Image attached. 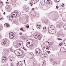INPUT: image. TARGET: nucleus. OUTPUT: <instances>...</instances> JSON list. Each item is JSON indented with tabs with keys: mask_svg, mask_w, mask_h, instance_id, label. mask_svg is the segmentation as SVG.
Returning a JSON list of instances; mask_svg holds the SVG:
<instances>
[{
	"mask_svg": "<svg viewBox=\"0 0 66 66\" xmlns=\"http://www.w3.org/2000/svg\"><path fill=\"white\" fill-rule=\"evenodd\" d=\"M6 8V10L7 12H11L12 10L11 8H10V7L9 6L6 5L5 6Z\"/></svg>",
	"mask_w": 66,
	"mask_h": 66,
	"instance_id": "nucleus-2",
	"label": "nucleus"
},
{
	"mask_svg": "<svg viewBox=\"0 0 66 66\" xmlns=\"http://www.w3.org/2000/svg\"><path fill=\"white\" fill-rule=\"evenodd\" d=\"M24 50H25V51L26 50V51H27V50L26 49H24Z\"/></svg>",
	"mask_w": 66,
	"mask_h": 66,
	"instance_id": "nucleus-42",
	"label": "nucleus"
},
{
	"mask_svg": "<svg viewBox=\"0 0 66 66\" xmlns=\"http://www.w3.org/2000/svg\"><path fill=\"white\" fill-rule=\"evenodd\" d=\"M37 64V62H36V61H34L33 63V65H36Z\"/></svg>",
	"mask_w": 66,
	"mask_h": 66,
	"instance_id": "nucleus-23",
	"label": "nucleus"
},
{
	"mask_svg": "<svg viewBox=\"0 0 66 66\" xmlns=\"http://www.w3.org/2000/svg\"><path fill=\"white\" fill-rule=\"evenodd\" d=\"M50 52L49 51L47 53H50Z\"/></svg>",
	"mask_w": 66,
	"mask_h": 66,
	"instance_id": "nucleus-40",
	"label": "nucleus"
},
{
	"mask_svg": "<svg viewBox=\"0 0 66 66\" xmlns=\"http://www.w3.org/2000/svg\"><path fill=\"white\" fill-rule=\"evenodd\" d=\"M61 25L60 24H57L56 26V27H57V28H60V27H61Z\"/></svg>",
	"mask_w": 66,
	"mask_h": 66,
	"instance_id": "nucleus-20",
	"label": "nucleus"
},
{
	"mask_svg": "<svg viewBox=\"0 0 66 66\" xmlns=\"http://www.w3.org/2000/svg\"><path fill=\"white\" fill-rule=\"evenodd\" d=\"M32 53V54H34L33 53Z\"/></svg>",
	"mask_w": 66,
	"mask_h": 66,
	"instance_id": "nucleus-57",
	"label": "nucleus"
},
{
	"mask_svg": "<svg viewBox=\"0 0 66 66\" xmlns=\"http://www.w3.org/2000/svg\"><path fill=\"white\" fill-rule=\"evenodd\" d=\"M45 65H46V62L44 61L42 65L43 66H45Z\"/></svg>",
	"mask_w": 66,
	"mask_h": 66,
	"instance_id": "nucleus-22",
	"label": "nucleus"
},
{
	"mask_svg": "<svg viewBox=\"0 0 66 66\" xmlns=\"http://www.w3.org/2000/svg\"><path fill=\"white\" fill-rule=\"evenodd\" d=\"M22 34V33L20 32V35H21Z\"/></svg>",
	"mask_w": 66,
	"mask_h": 66,
	"instance_id": "nucleus-35",
	"label": "nucleus"
},
{
	"mask_svg": "<svg viewBox=\"0 0 66 66\" xmlns=\"http://www.w3.org/2000/svg\"><path fill=\"white\" fill-rule=\"evenodd\" d=\"M49 27H50L51 28H54V26L52 25H50L49 26Z\"/></svg>",
	"mask_w": 66,
	"mask_h": 66,
	"instance_id": "nucleus-21",
	"label": "nucleus"
},
{
	"mask_svg": "<svg viewBox=\"0 0 66 66\" xmlns=\"http://www.w3.org/2000/svg\"><path fill=\"white\" fill-rule=\"evenodd\" d=\"M52 64H53V65H57V63H56L54 61L52 63Z\"/></svg>",
	"mask_w": 66,
	"mask_h": 66,
	"instance_id": "nucleus-18",
	"label": "nucleus"
},
{
	"mask_svg": "<svg viewBox=\"0 0 66 66\" xmlns=\"http://www.w3.org/2000/svg\"><path fill=\"white\" fill-rule=\"evenodd\" d=\"M12 1H14V0H12Z\"/></svg>",
	"mask_w": 66,
	"mask_h": 66,
	"instance_id": "nucleus-50",
	"label": "nucleus"
},
{
	"mask_svg": "<svg viewBox=\"0 0 66 66\" xmlns=\"http://www.w3.org/2000/svg\"><path fill=\"white\" fill-rule=\"evenodd\" d=\"M9 20H13V17L14 16L12 15H10L9 16Z\"/></svg>",
	"mask_w": 66,
	"mask_h": 66,
	"instance_id": "nucleus-10",
	"label": "nucleus"
},
{
	"mask_svg": "<svg viewBox=\"0 0 66 66\" xmlns=\"http://www.w3.org/2000/svg\"><path fill=\"white\" fill-rule=\"evenodd\" d=\"M48 46H45L44 47L43 49V50L44 52H48Z\"/></svg>",
	"mask_w": 66,
	"mask_h": 66,
	"instance_id": "nucleus-3",
	"label": "nucleus"
},
{
	"mask_svg": "<svg viewBox=\"0 0 66 66\" xmlns=\"http://www.w3.org/2000/svg\"><path fill=\"white\" fill-rule=\"evenodd\" d=\"M14 23H15V24H16V22H14Z\"/></svg>",
	"mask_w": 66,
	"mask_h": 66,
	"instance_id": "nucleus-39",
	"label": "nucleus"
},
{
	"mask_svg": "<svg viewBox=\"0 0 66 66\" xmlns=\"http://www.w3.org/2000/svg\"><path fill=\"white\" fill-rule=\"evenodd\" d=\"M20 30H21L23 32H24V30L23 29V28H21L20 29Z\"/></svg>",
	"mask_w": 66,
	"mask_h": 66,
	"instance_id": "nucleus-24",
	"label": "nucleus"
},
{
	"mask_svg": "<svg viewBox=\"0 0 66 66\" xmlns=\"http://www.w3.org/2000/svg\"><path fill=\"white\" fill-rule=\"evenodd\" d=\"M32 11H34V8H32Z\"/></svg>",
	"mask_w": 66,
	"mask_h": 66,
	"instance_id": "nucleus-47",
	"label": "nucleus"
},
{
	"mask_svg": "<svg viewBox=\"0 0 66 66\" xmlns=\"http://www.w3.org/2000/svg\"><path fill=\"white\" fill-rule=\"evenodd\" d=\"M40 35V34H37V35H36V36H35V37H37V38H38V37H39L40 36V35Z\"/></svg>",
	"mask_w": 66,
	"mask_h": 66,
	"instance_id": "nucleus-17",
	"label": "nucleus"
},
{
	"mask_svg": "<svg viewBox=\"0 0 66 66\" xmlns=\"http://www.w3.org/2000/svg\"><path fill=\"white\" fill-rule=\"evenodd\" d=\"M30 4H32V3H30Z\"/></svg>",
	"mask_w": 66,
	"mask_h": 66,
	"instance_id": "nucleus-54",
	"label": "nucleus"
},
{
	"mask_svg": "<svg viewBox=\"0 0 66 66\" xmlns=\"http://www.w3.org/2000/svg\"><path fill=\"white\" fill-rule=\"evenodd\" d=\"M44 56H45V55H44Z\"/></svg>",
	"mask_w": 66,
	"mask_h": 66,
	"instance_id": "nucleus-63",
	"label": "nucleus"
},
{
	"mask_svg": "<svg viewBox=\"0 0 66 66\" xmlns=\"http://www.w3.org/2000/svg\"><path fill=\"white\" fill-rule=\"evenodd\" d=\"M45 29V28H43V30H42V32H43V33H44V32H45V31H44V29Z\"/></svg>",
	"mask_w": 66,
	"mask_h": 66,
	"instance_id": "nucleus-27",
	"label": "nucleus"
},
{
	"mask_svg": "<svg viewBox=\"0 0 66 66\" xmlns=\"http://www.w3.org/2000/svg\"><path fill=\"white\" fill-rule=\"evenodd\" d=\"M11 64L12 66H14V64L12 63H11Z\"/></svg>",
	"mask_w": 66,
	"mask_h": 66,
	"instance_id": "nucleus-34",
	"label": "nucleus"
},
{
	"mask_svg": "<svg viewBox=\"0 0 66 66\" xmlns=\"http://www.w3.org/2000/svg\"><path fill=\"white\" fill-rule=\"evenodd\" d=\"M23 49H24V47H23Z\"/></svg>",
	"mask_w": 66,
	"mask_h": 66,
	"instance_id": "nucleus-49",
	"label": "nucleus"
},
{
	"mask_svg": "<svg viewBox=\"0 0 66 66\" xmlns=\"http://www.w3.org/2000/svg\"><path fill=\"white\" fill-rule=\"evenodd\" d=\"M13 13H14L13 14V15L14 17H16V16L18 17V16H19V15H18V12H13Z\"/></svg>",
	"mask_w": 66,
	"mask_h": 66,
	"instance_id": "nucleus-5",
	"label": "nucleus"
},
{
	"mask_svg": "<svg viewBox=\"0 0 66 66\" xmlns=\"http://www.w3.org/2000/svg\"><path fill=\"white\" fill-rule=\"evenodd\" d=\"M8 51L10 52H13V50H12L11 49H10L8 50Z\"/></svg>",
	"mask_w": 66,
	"mask_h": 66,
	"instance_id": "nucleus-14",
	"label": "nucleus"
},
{
	"mask_svg": "<svg viewBox=\"0 0 66 66\" xmlns=\"http://www.w3.org/2000/svg\"><path fill=\"white\" fill-rule=\"evenodd\" d=\"M36 27H37L38 29H40V28H42L41 25H39L38 24H37L36 25Z\"/></svg>",
	"mask_w": 66,
	"mask_h": 66,
	"instance_id": "nucleus-11",
	"label": "nucleus"
},
{
	"mask_svg": "<svg viewBox=\"0 0 66 66\" xmlns=\"http://www.w3.org/2000/svg\"><path fill=\"white\" fill-rule=\"evenodd\" d=\"M0 3H1V2H0Z\"/></svg>",
	"mask_w": 66,
	"mask_h": 66,
	"instance_id": "nucleus-62",
	"label": "nucleus"
},
{
	"mask_svg": "<svg viewBox=\"0 0 66 66\" xmlns=\"http://www.w3.org/2000/svg\"><path fill=\"white\" fill-rule=\"evenodd\" d=\"M2 20V18H0V20Z\"/></svg>",
	"mask_w": 66,
	"mask_h": 66,
	"instance_id": "nucleus-41",
	"label": "nucleus"
},
{
	"mask_svg": "<svg viewBox=\"0 0 66 66\" xmlns=\"http://www.w3.org/2000/svg\"><path fill=\"white\" fill-rule=\"evenodd\" d=\"M49 42H48V44H49Z\"/></svg>",
	"mask_w": 66,
	"mask_h": 66,
	"instance_id": "nucleus-52",
	"label": "nucleus"
},
{
	"mask_svg": "<svg viewBox=\"0 0 66 66\" xmlns=\"http://www.w3.org/2000/svg\"><path fill=\"white\" fill-rule=\"evenodd\" d=\"M25 60H24V62H25Z\"/></svg>",
	"mask_w": 66,
	"mask_h": 66,
	"instance_id": "nucleus-53",
	"label": "nucleus"
},
{
	"mask_svg": "<svg viewBox=\"0 0 66 66\" xmlns=\"http://www.w3.org/2000/svg\"><path fill=\"white\" fill-rule=\"evenodd\" d=\"M56 9H59V6H56Z\"/></svg>",
	"mask_w": 66,
	"mask_h": 66,
	"instance_id": "nucleus-31",
	"label": "nucleus"
},
{
	"mask_svg": "<svg viewBox=\"0 0 66 66\" xmlns=\"http://www.w3.org/2000/svg\"><path fill=\"white\" fill-rule=\"evenodd\" d=\"M2 43L3 45H5L7 43V40L4 39L2 41Z\"/></svg>",
	"mask_w": 66,
	"mask_h": 66,
	"instance_id": "nucleus-6",
	"label": "nucleus"
},
{
	"mask_svg": "<svg viewBox=\"0 0 66 66\" xmlns=\"http://www.w3.org/2000/svg\"><path fill=\"white\" fill-rule=\"evenodd\" d=\"M4 26L6 27H10V25L7 23H5L4 24Z\"/></svg>",
	"mask_w": 66,
	"mask_h": 66,
	"instance_id": "nucleus-16",
	"label": "nucleus"
},
{
	"mask_svg": "<svg viewBox=\"0 0 66 66\" xmlns=\"http://www.w3.org/2000/svg\"><path fill=\"white\" fill-rule=\"evenodd\" d=\"M62 5H64V3H63V4H62Z\"/></svg>",
	"mask_w": 66,
	"mask_h": 66,
	"instance_id": "nucleus-55",
	"label": "nucleus"
},
{
	"mask_svg": "<svg viewBox=\"0 0 66 66\" xmlns=\"http://www.w3.org/2000/svg\"><path fill=\"white\" fill-rule=\"evenodd\" d=\"M9 60H11V61H13L14 60V58L12 57H9Z\"/></svg>",
	"mask_w": 66,
	"mask_h": 66,
	"instance_id": "nucleus-12",
	"label": "nucleus"
},
{
	"mask_svg": "<svg viewBox=\"0 0 66 66\" xmlns=\"http://www.w3.org/2000/svg\"><path fill=\"white\" fill-rule=\"evenodd\" d=\"M50 60L52 62V63L53 62H54L53 60H52V59H51Z\"/></svg>",
	"mask_w": 66,
	"mask_h": 66,
	"instance_id": "nucleus-28",
	"label": "nucleus"
},
{
	"mask_svg": "<svg viewBox=\"0 0 66 66\" xmlns=\"http://www.w3.org/2000/svg\"><path fill=\"white\" fill-rule=\"evenodd\" d=\"M28 44H30V42H28Z\"/></svg>",
	"mask_w": 66,
	"mask_h": 66,
	"instance_id": "nucleus-58",
	"label": "nucleus"
},
{
	"mask_svg": "<svg viewBox=\"0 0 66 66\" xmlns=\"http://www.w3.org/2000/svg\"><path fill=\"white\" fill-rule=\"evenodd\" d=\"M64 50H65V49H63V50H62V51H64Z\"/></svg>",
	"mask_w": 66,
	"mask_h": 66,
	"instance_id": "nucleus-46",
	"label": "nucleus"
},
{
	"mask_svg": "<svg viewBox=\"0 0 66 66\" xmlns=\"http://www.w3.org/2000/svg\"><path fill=\"white\" fill-rule=\"evenodd\" d=\"M24 64H26V63L25 62H24Z\"/></svg>",
	"mask_w": 66,
	"mask_h": 66,
	"instance_id": "nucleus-60",
	"label": "nucleus"
},
{
	"mask_svg": "<svg viewBox=\"0 0 66 66\" xmlns=\"http://www.w3.org/2000/svg\"><path fill=\"white\" fill-rule=\"evenodd\" d=\"M35 1H39V0H35Z\"/></svg>",
	"mask_w": 66,
	"mask_h": 66,
	"instance_id": "nucleus-43",
	"label": "nucleus"
},
{
	"mask_svg": "<svg viewBox=\"0 0 66 66\" xmlns=\"http://www.w3.org/2000/svg\"><path fill=\"white\" fill-rule=\"evenodd\" d=\"M22 66V63L21 61L19 62L18 63V66Z\"/></svg>",
	"mask_w": 66,
	"mask_h": 66,
	"instance_id": "nucleus-8",
	"label": "nucleus"
},
{
	"mask_svg": "<svg viewBox=\"0 0 66 66\" xmlns=\"http://www.w3.org/2000/svg\"><path fill=\"white\" fill-rule=\"evenodd\" d=\"M58 39L59 40H62V39H61L60 38H58Z\"/></svg>",
	"mask_w": 66,
	"mask_h": 66,
	"instance_id": "nucleus-26",
	"label": "nucleus"
},
{
	"mask_svg": "<svg viewBox=\"0 0 66 66\" xmlns=\"http://www.w3.org/2000/svg\"><path fill=\"white\" fill-rule=\"evenodd\" d=\"M56 2H59L60 0H55Z\"/></svg>",
	"mask_w": 66,
	"mask_h": 66,
	"instance_id": "nucleus-32",
	"label": "nucleus"
},
{
	"mask_svg": "<svg viewBox=\"0 0 66 66\" xmlns=\"http://www.w3.org/2000/svg\"><path fill=\"white\" fill-rule=\"evenodd\" d=\"M35 3H34V4H35Z\"/></svg>",
	"mask_w": 66,
	"mask_h": 66,
	"instance_id": "nucleus-59",
	"label": "nucleus"
},
{
	"mask_svg": "<svg viewBox=\"0 0 66 66\" xmlns=\"http://www.w3.org/2000/svg\"><path fill=\"white\" fill-rule=\"evenodd\" d=\"M35 54L37 55H39V54H42V52L41 50L39 49H36L35 50Z\"/></svg>",
	"mask_w": 66,
	"mask_h": 66,
	"instance_id": "nucleus-1",
	"label": "nucleus"
},
{
	"mask_svg": "<svg viewBox=\"0 0 66 66\" xmlns=\"http://www.w3.org/2000/svg\"><path fill=\"white\" fill-rule=\"evenodd\" d=\"M14 53L16 55H18V56H21L22 55H20L19 54V52L18 51V50H16L14 51Z\"/></svg>",
	"mask_w": 66,
	"mask_h": 66,
	"instance_id": "nucleus-4",
	"label": "nucleus"
},
{
	"mask_svg": "<svg viewBox=\"0 0 66 66\" xmlns=\"http://www.w3.org/2000/svg\"><path fill=\"white\" fill-rule=\"evenodd\" d=\"M31 5H33V4H31Z\"/></svg>",
	"mask_w": 66,
	"mask_h": 66,
	"instance_id": "nucleus-61",
	"label": "nucleus"
},
{
	"mask_svg": "<svg viewBox=\"0 0 66 66\" xmlns=\"http://www.w3.org/2000/svg\"><path fill=\"white\" fill-rule=\"evenodd\" d=\"M27 28H29L30 27V26H29L28 25L27 26Z\"/></svg>",
	"mask_w": 66,
	"mask_h": 66,
	"instance_id": "nucleus-33",
	"label": "nucleus"
},
{
	"mask_svg": "<svg viewBox=\"0 0 66 66\" xmlns=\"http://www.w3.org/2000/svg\"><path fill=\"white\" fill-rule=\"evenodd\" d=\"M19 51V54H21V55H22V54H23V53H24V52L22 50H18Z\"/></svg>",
	"mask_w": 66,
	"mask_h": 66,
	"instance_id": "nucleus-9",
	"label": "nucleus"
},
{
	"mask_svg": "<svg viewBox=\"0 0 66 66\" xmlns=\"http://www.w3.org/2000/svg\"><path fill=\"white\" fill-rule=\"evenodd\" d=\"M2 28V27H1V26H0V29H1Z\"/></svg>",
	"mask_w": 66,
	"mask_h": 66,
	"instance_id": "nucleus-36",
	"label": "nucleus"
},
{
	"mask_svg": "<svg viewBox=\"0 0 66 66\" xmlns=\"http://www.w3.org/2000/svg\"><path fill=\"white\" fill-rule=\"evenodd\" d=\"M9 38H11V39H13L14 38V36H13V35L12 34L11 36H9Z\"/></svg>",
	"mask_w": 66,
	"mask_h": 66,
	"instance_id": "nucleus-13",
	"label": "nucleus"
},
{
	"mask_svg": "<svg viewBox=\"0 0 66 66\" xmlns=\"http://www.w3.org/2000/svg\"><path fill=\"white\" fill-rule=\"evenodd\" d=\"M45 29H46V27L45 26Z\"/></svg>",
	"mask_w": 66,
	"mask_h": 66,
	"instance_id": "nucleus-44",
	"label": "nucleus"
},
{
	"mask_svg": "<svg viewBox=\"0 0 66 66\" xmlns=\"http://www.w3.org/2000/svg\"><path fill=\"white\" fill-rule=\"evenodd\" d=\"M6 4H9V2H6Z\"/></svg>",
	"mask_w": 66,
	"mask_h": 66,
	"instance_id": "nucleus-30",
	"label": "nucleus"
},
{
	"mask_svg": "<svg viewBox=\"0 0 66 66\" xmlns=\"http://www.w3.org/2000/svg\"><path fill=\"white\" fill-rule=\"evenodd\" d=\"M11 34L9 33V36L10 35V36H11Z\"/></svg>",
	"mask_w": 66,
	"mask_h": 66,
	"instance_id": "nucleus-45",
	"label": "nucleus"
},
{
	"mask_svg": "<svg viewBox=\"0 0 66 66\" xmlns=\"http://www.w3.org/2000/svg\"><path fill=\"white\" fill-rule=\"evenodd\" d=\"M31 6H32V5H31Z\"/></svg>",
	"mask_w": 66,
	"mask_h": 66,
	"instance_id": "nucleus-56",
	"label": "nucleus"
},
{
	"mask_svg": "<svg viewBox=\"0 0 66 66\" xmlns=\"http://www.w3.org/2000/svg\"><path fill=\"white\" fill-rule=\"evenodd\" d=\"M52 30H53H53H54V29L53 28L52 29Z\"/></svg>",
	"mask_w": 66,
	"mask_h": 66,
	"instance_id": "nucleus-48",
	"label": "nucleus"
},
{
	"mask_svg": "<svg viewBox=\"0 0 66 66\" xmlns=\"http://www.w3.org/2000/svg\"><path fill=\"white\" fill-rule=\"evenodd\" d=\"M63 7H64V6H63Z\"/></svg>",
	"mask_w": 66,
	"mask_h": 66,
	"instance_id": "nucleus-64",
	"label": "nucleus"
},
{
	"mask_svg": "<svg viewBox=\"0 0 66 66\" xmlns=\"http://www.w3.org/2000/svg\"><path fill=\"white\" fill-rule=\"evenodd\" d=\"M40 54V55H41V57H45V56H44V55H45V54Z\"/></svg>",
	"mask_w": 66,
	"mask_h": 66,
	"instance_id": "nucleus-19",
	"label": "nucleus"
},
{
	"mask_svg": "<svg viewBox=\"0 0 66 66\" xmlns=\"http://www.w3.org/2000/svg\"><path fill=\"white\" fill-rule=\"evenodd\" d=\"M7 64L8 66H9V64L7 63Z\"/></svg>",
	"mask_w": 66,
	"mask_h": 66,
	"instance_id": "nucleus-51",
	"label": "nucleus"
},
{
	"mask_svg": "<svg viewBox=\"0 0 66 66\" xmlns=\"http://www.w3.org/2000/svg\"><path fill=\"white\" fill-rule=\"evenodd\" d=\"M54 31L55 32H55H56V30H55H55H54Z\"/></svg>",
	"mask_w": 66,
	"mask_h": 66,
	"instance_id": "nucleus-37",
	"label": "nucleus"
},
{
	"mask_svg": "<svg viewBox=\"0 0 66 66\" xmlns=\"http://www.w3.org/2000/svg\"><path fill=\"white\" fill-rule=\"evenodd\" d=\"M3 60H2V63H5V60H6V57L5 56H4L3 58Z\"/></svg>",
	"mask_w": 66,
	"mask_h": 66,
	"instance_id": "nucleus-7",
	"label": "nucleus"
},
{
	"mask_svg": "<svg viewBox=\"0 0 66 66\" xmlns=\"http://www.w3.org/2000/svg\"><path fill=\"white\" fill-rule=\"evenodd\" d=\"M49 0H44V2L45 3H49V4H50V2H49Z\"/></svg>",
	"mask_w": 66,
	"mask_h": 66,
	"instance_id": "nucleus-15",
	"label": "nucleus"
},
{
	"mask_svg": "<svg viewBox=\"0 0 66 66\" xmlns=\"http://www.w3.org/2000/svg\"><path fill=\"white\" fill-rule=\"evenodd\" d=\"M4 15H5V12H4Z\"/></svg>",
	"mask_w": 66,
	"mask_h": 66,
	"instance_id": "nucleus-38",
	"label": "nucleus"
},
{
	"mask_svg": "<svg viewBox=\"0 0 66 66\" xmlns=\"http://www.w3.org/2000/svg\"><path fill=\"white\" fill-rule=\"evenodd\" d=\"M61 45H62V43H61L59 44V46H61Z\"/></svg>",
	"mask_w": 66,
	"mask_h": 66,
	"instance_id": "nucleus-29",
	"label": "nucleus"
},
{
	"mask_svg": "<svg viewBox=\"0 0 66 66\" xmlns=\"http://www.w3.org/2000/svg\"><path fill=\"white\" fill-rule=\"evenodd\" d=\"M28 8H29V7H27V8H26V11H28L29 10V9Z\"/></svg>",
	"mask_w": 66,
	"mask_h": 66,
	"instance_id": "nucleus-25",
	"label": "nucleus"
}]
</instances>
